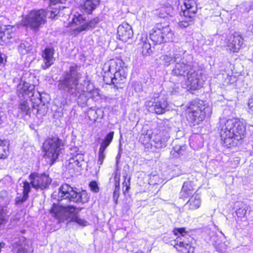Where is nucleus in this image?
Returning <instances> with one entry per match:
<instances>
[{
	"label": "nucleus",
	"mask_w": 253,
	"mask_h": 253,
	"mask_svg": "<svg viewBox=\"0 0 253 253\" xmlns=\"http://www.w3.org/2000/svg\"><path fill=\"white\" fill-rule=\"evenodd\" d=\"M149 37L154 44H161L172 41L174 33L169 25L160 23L155 25Z\"/></svg>",
	"instance_id": "nucleus-8"
},
{
	"label": "nucleus",
	"mask_w": 253,
	"mask_h": 253,
	"mask_svg": "<svg viewBox=\"0 0 253 253\" xmlns=\"http://www.w3.org/2000/svg\"><path fill=\"white\" fill-rule=\"evenodd\" d=\"M119 189H118V188L117 189V188H115V190L114 191V198L116 201V202L117 201V199L119 198Z\"/></svg>",
	"instance_id": "nucleus-51"
},
{
	"label": "nucleus",
	"mask_w": 253,
	"mask_h": 253,
	"mask_svg": "<svg viewBox=\"0 0 253 253\" xmlns=\"http://www.w3.org/2000/svg\"><path fill=\"white\" fill-rule=\"evenodd\" d=\"M243 44V39L240 35H232L227 43V49L232 52H237Z\"/></svg>",
	"instance_id": "nucleus-20"
},
{
	"label": "nucleus",
	"mask_w": 253,
	"mask_h": 253,
	"mask_svg": "<svg viewBox=\"0 0 253 253\" xmlns=\"http://www.w3.org/2000/svg\"><path fill=\"white\" fill-rule=\"evenodd\" d=\"M246 207H242L238 209L236 211V214L239 217H244L247 213Z\"/></svg>",
	"instance_id": "nucleus-40"
},
{
	"label": "nucleus",
	"mask_w": 253,
	"mask_h": 253,
	"mask_svg": "<svg viewBox=\"0 0 253 253\" xmlns=\"http://www.w3.org/2000/svg\"><path fill=\"white\" fill-rule=\"evenodd\" d=\"M187 111V120L194 126L202 122L206 116H210L212 112L211 107L200 100L192 101Z\"/></svg>",
	"instance_id": "nucleus-5"
},
{
	"label": "nucleus",
	"mask_w": 253,
	"mask_h": 253,
	"mask_svg": "<svg viewBox=\"0 0 253 253\" xmlns=\"http://www.w3.org/2000/svg\"><path fill=\"white\" fill-rule=\"evenodd\" d=\"M32 185L31 181L29 182L25 181L23 182V193L27 196H29V193L32 189Z\"/></svg>",
	"instance_id": "nucleus-34"
},
{
	"label": "nucleus",
	"mask_w": 253,
	"mask_h": 253,
	"mask_svg": "<svg viewBox=\"0 0 253 253\" xmlns=\"http://www.w3.org/2000/svg\"><path fill=\"white\" fill-rule=\"evenodd\" d=\"M99 19L98 17H96L88 22H85L81 26L78 27L73 30L74 34L77 35L79 33L84 31H87L91 28L95 27L96 25L98 24Z\"/></svg>",
	"instance_id": "nucleus-23"
},
{
	"label": "nucleus",
	"mask_w": 253,
	"mask_h": 253,
	"mask_svg": "<svg viewBox=\"0 0 253 253\" xmlns=\"http://www.w3.org/2000/svg\"><path fill=\"white\" fill-rule=\"evenodd\" d=\"M179 91V87L176 84H173L169 89V92L172 94H175Z\"/></svg>",
	"instance_id": "nucleus-42"
},
{
	"label": "nucleus",
	"mask_w": 253,
	"mask_h": 253,
	"mask_svg": "<svg viewBox=\"0 0 253 253\" xmlns=\"http://www.w3.org/2000/svg\"><path fill=\"white\" fill-rule=\"evenodd\" d=\"M119 157H120V156H119V155H118L116 157V159H119Z\"/></svg>",
	"instance_id": "nucleus-60"
},
{
	"label": "nucleus",
	"mask_w": 253,
	"mask_h": 253,
	"mask_svg": "<svg viewBox=\"0 0 253 253\" xmlns=\"http://www.w3.org/2000/svg\"><path fill=\"white\" fill-rule=\"evenodd\" d=\"M61 13V7L60 6L59 8H53L50 11V18L51 19L55 18L58 14H60Z\"/></svg>",
	"instance_id": "nucleus-39"
},
{
	"label": "nucleus",
	"mask_w": 253,
	"mask_h": 253,
	"mask_svg": "<svg viewBox=\"0 0 253 253\" xmlns=\"http://www.w3.org/2000/svg\"><path fill=\"white\" fill-rule=\"evenodd\" d=\"M36 96L37 97V100L36 103H37L38 105H39L40 103H42L41 94L39 92H37Z\"/></svg>",
	"instance_id": "nucleus-53"
},
{
	"label": "nucleus",
	"mask_w": 253,
	"mask_h": 253,
	"mask_svg": "<svg viewBox=\"0 0 253 253\" xmlns=\"http://www.w3.org/2000/svg\"><path fill=\"white\" fill-rule=\"evenodd\" d=\"M117 34L118 39L124 42H126L131 39L133 36L131 27L127 23L124 22L118 28Z\"/></svg>",
	"instance_id": "nucleus-18"
},
{
	"label": "nucleus",
	"mask_w": 253,
	"mask_h": 253,
	"mask_svg": "<svg viewBox=\"0 0 253 253\" xmlns=\"http://www.w3.org/2000/svg\"><path fill=\"white\" fill-rule=\"evenodd\" d=\"M220 137L224 145L230 147L237 145V142L246 136V125L243 120L237 118L228 119L222 123Z\"/></svg>",
	"instance_id": "nucleus-2"
},
{
	"label": "nucleus",
	"mask_w": 253,
	"mask_h": 253,
	"mask_svg": "<svg viewBox=\"0 0 253 253\" xmlns=\"http://www.w3.org/2000/svg\"><path fill=\"white\" fill-rule=\"evenodd\" d=\"M6 118L5 113L2 109L0 108V125Z\"/></svg>",
	"instance_id": "nucleus-46"
},
{
	"label": "nucleus",
	"mask_w": 253,
	"mask_h": 253,
	"mask_svg": "<svg viewBox=\"0 0 253 253\" xmlns=\"http://www.w3.org/2000/svg\"><path fill=\"white\" fill-rule=\"evenodd\" d=\"M89 187L91 190L94 192H97L99 191L98 186L95 181H91L89 184Z\"/></svg>",
	"instance_id": "nucleus-43"
},
{
	"label": "nucleus",
	"mask_w": 253,
	"mask_h": 253,
	"mask_svg": "<svg viewBox=\"0 0 253 253\" xmlns=\"http://www.w3.org/2000/svg\"><path fill=\"white\" fill-rule=\"evenodd\" d=\"M135 253H144L142 251H139L136 252Z\"/></svg>",
	"instance_id": "nucleus-58"
},
{
	"label": "nucleus",
	"mask_w": 253,
	"mask_h": 253,
	"mask_svg": "<svg viewBox=\"0 0 253 253\" xmlns=\"http://www.w3.org/2000/svg\"><path fill=\"white\" fill-rule=\"evenodd\" d=\"M177 238L176 249L181 253H193L194 248L189 244L191 237L189 235L185 228H175L173 230Z\"/></svg>",
	"instance_id": "nucleus-13"
},
{
	"label": "nucleus",
	"mask_w": 253,
	"mask_h": 253,
	"mask_svg": "<svg viewBox=\"0 0 253 253\" xmlns=\"http://www.w3.org/2000/svg\"><path fill=\"white\" fill-rule=\"evenodd\" d=\"M81 76L79 66H71L69 71L66 72L58 81V89L79 98L84 97V101L85 102L88 92L84 90V85L82 84L78 83Z\"/></svg>",
	"instance_id": "nucleus-1"
},
{
	"label": "nucleus",
	"mask_w": 253,
	"mask_h": 253,
	"mask_svg": "<svg viewBox=\"0 0 253 253\" xmlns=\"http://www.w3.org/2000/svg\"><path fill=\"white\" fill-rule=\"evenodd\" d=\"M53 47H46L42 51V58L43 64H42V68L45 70L53 64L55 59L53 57L54 54Z\"/></svg>",
	"instance_id": "nucleus-19"
},
{
	"label": "nucleus",
	"mask_w": 253,
	"mask_h": 253,
	"mask_svg": "<svg viewBox=\"0 0 253 253\" xmlns=\"http://www.w3.org/2000/svg\"><path fill=\"white\" fill-rule=\"evenodd\" d=\"M192 193V190L188 187V183L184 182L180 192L181 196L183 197H187L190 196Z\"/></svg>",
	"instance_id": "nucleus-32"
},
{
	"label": "nucleus",
	"mask_w": 253,
	"mask_h": 253,
	"mask_svg": "<svg viewBox=\"0 0 253 253\" xmlns=\"http://www.w3.org/2000/svg\"><path fill=\"white\" fill-rule=\"evenodd\" d=\"M16 244H17V242H15L13 244V247H16Z\"/></svg>",
	"instance_id": "nucleus-59"
},
{
	"label": "nucleus",
	"mask_w": 253,
	"mask_h": 253,
	"mask_svg": "<svg viewBox=\"0 0 253 253\" xmlns=\"http://www.w3.org/2000/svg\"><path fill=\"white\" fill-rule=\"evenodd\" d=\"M6 211V207L0 206V225L3 224L5 222Z\"/></svg>",
	"instance_id": "nucleus-35"
},
{
	"label": "nucleus",
	"mask_w": 253,
	"mask_h": 253,
	"mask_svg": "<svg viewBox=\"0 0 253 253\" xmlns=\"http://www.w3.org/2000/svg\"><path fill=\"white\" fill-rule=\"evenodd\" d=\"M47 12L43 9L33 10L23 18L24 26L36 32L46 22Z\"/></svg>",
	"instance_id": "nucleus-7"
},
{
	"label": "nucleus",
	"mask_w": 253,
	"mask_h": 253,
	"mask_svg": "<svg viewBox=\"0 0 253 253\" xmlns=\"http://www.w3.org/2000/svg\"><path fill=\"white\" fill-rule=\"evenodd\" d=\"M133 88L135 89V91L136 92H140L142 90V87L141 84L140 83H134L133 84Z\"/></svg>",
	"instance_id": "nucleus-45"
},
{
	"label": "nucleus",
	"mask_w": 253,
	"mask_h": 253,
	"mask_svg": "<svg viewBox=\"0 0 253 253\" xmlns=\"http://www.w3.org/2000/svg\"><path fill=\"white\" fill-rule=\"evenodd\" d=\"M248 30L253 34V24L249 27Z\"/></svg>",
	"instance_id": "nucleus-57"
},
{
	"label": "nucleus",
	"mask_w": 253,
	"mask_h": 253,
	"mask_svg": "<svg viewBox=\"0 0 253 253\" xmlns=\"http://www.w3.org/2000/svg\"><path fill=\"white\" fill-rule=\"evenodd\" d=\"M74 161V164H72L73 167L77 166L78 167H80L82 166L83 162H82L81 161H78H78Z\"/></svg>",
	"instance_id": "nucleus-54"
},
{
	"label": "nucleus",
	"mask_w": 253,
	"mask_h": 253,
	"mask_svg": "<svg viewBox=\"0 0 253 253\" xmlns=\"http://www.w3.org/2000/svg\"><path fill=\"white\" fill-rule=\"evenodd\" d=\"M62 8L63 9L66 8V7H65V6H62Z\"/></svg>",
	"instance_id": "nucleus-61"
},
{
	"label": "nucleus",
	"mask_w": 253,
	"mask_h": 253,
	"mask_svg": "<svg viewBox=\"0 0 253 253\" xmlns=\"http://www.w3.org/2000/svg\"><path fill=\"white\" fill-rule=\"evenodd\" d=\"M129 180H130V178L128 179L127 182H126V181H125L123 183V186L124 187L126 186L125 192H128V190L130 188V182H129Z\"/></svg>",
	"instance_id": "nucleus-50"
},
{
	"label": "nucleus",
	"mask_w": 253,
	"mask_h": 253,
	"mask_svg": "<svg viewBox=\"0 0 253 253\" xmlns=\"http://www.w3.org/2000/svg\"><path fill=\"white\" fill-rule=\"evenodd\" d=\"M202 73L194 68L187 76L186 85L191 90H196L202 87L203 80Z\"/></svg>",
	"instance_id": "nucleus-16"
},
{
	"label": "nucleus",
	"mask_w": 253,
	"mask_h": 253,
	"mask_svg": "<svg viewBox=\"0 0 253 253\" xmlns=\"http://www.w3.org/2000/svg\"><path fill=\"white\" fill-rule=\"evenodd\" d=\"M197 7L193 0H184L180 12L181 19L179 26L181 28H186L191 25L194 21Z\"/></svg>",
	"instance_id": "nucleus-12"
},
{
	"label": "nucleus",
	"mask_w": 253,
	"mask_h": 253,
	"mask_svg": "<svg viewBox=\"0 0 253 253\" xmlns=\"http://www.w3.org/2000/svg\"><path fill=\"white\" fill-rule=\"evenodd\" d=\"M34 88V85L21 81L17 86V92L19 95L21 94L22 96L28 95L29 98H31V101L33 102L34 100H36L34 98L35 94Z\"/></svg>",
	"instance_id": "nucleus-17"
},
{
	"label": "nucleus",
	"mask_w": 253,
	"mask_h": 253,
	"mask_svg": "<svg viewBox=\"0 0 253 253\" xmlns=\"http://www.w3.org/2000/svg\"><path fill=\"white\" fill-rule=\"evenodd\" d=\"M81 210V209L74 206H63L53 204L50 210V212L56 218L61 221L66 220L68 222H73L80 226L84 227L87 226L88 223L78 215Z\"/></svg>",
	"instance_id": "nucleus-3"
},
{
	"label": "nucleus",
	"mask_w": 253,
	"mask_h": 253,
	"mask_svg": "<svg viewBox=\"0 0 253 253\" xmlns=\"http://www.w3.org/2000/svg\"><path fill=\"white\" fill-rule=\"evenodd\" d=\"M173 12V7L170 4H168L166 6L162 7L160 8L155 11V14L160 18H166L168 16H172Z\"/></svg>",
	"instance_id": "nucleus-24"
},
{
	"label": "nucleus",
	"mask_w": 253,
	"mask_h": 253,
	"mask_svg": "<svg viewBox=\"0 0 253 253\" xmlns=\"http://www.w3.org/2000/svg\"><path fill=\"white\" fill-rule=\"evenodd\" d=\"M170 129V126L168 122H162L159 124V133H153L151 136L150 134H146L144 137L146 141L152 139L154 143L153 145L156 148L162 149L167 146V142L169 138V131Z\"/></svg>",
	"instance_id": "nucleus-10"
},
{
	"label": "nucleus",
	"mask_w": 253,
	"mask_h": 253,
	"mask_svg": "<svg viewBox=\"0 0 253 253\" xmlns=\"http://www.w3.org/2000/svg\"><path fill=\"white\" fill-rule=\"evenodd\" d=\"M99 0H85L80 5L82 11L86 14H91L99 4Z\"/></svg>",
	"instance_id": "nucleus-22"
},
{
	"label": "nucleus",
	"mask_w": 253,
	"mask_h": 253,
	"mask_svg": "<svg viewBox=\"0 0 253 253\" xmlns=\"http://www.w3.org/2000/svg\"><path fill=\"white\" fill-rule=\"evenodd\" d=\"M3 32H4L0 30V44H1V42L2 41H6V36L7 34Z\"/></svg>",
	"instance_id": "nucleus-49"
},
{
	"label": "nucleus",
	"mask_w": 253,
	"mask_h": 253,
	"mask_svg": "<svg viewBox=\"0 0 253 253\" xmlns=\"http://www.w3.org/2000/svg\"><path fill=\"white\" fill-rule=\"evenodd\" d=\"M168 105L166 99L161 96L153 97L145 103V105L149 112L157 114L165 113Z\"/></svg>",
	"instance_id": "nucleus-15"
},
{
	"label": "nucleus",
	"mask_w": 253,
	"mask_h": 253,
	"mask_svg": "<svg viewBox=\"0 0 253 253\" xmlns=\"http://www.w3.org/2000/svg\"><path fill=\"white\" fill-rule=\"evenodd\" d=\"M114 131H111L108 133L105 136V138L103 140L99 148L105 150L107 147L112 142L114 137Z\"/></svg>",
	"instance_id": "nucleus-26"
},
{
	"label": "nucleus",
	"mask_w": 253,
	"mask_h": 253,
	"mask_svg": "<svg viewBox=\"0 0 253 253\" xmlns=\"http://www.w3.org/2000/svg\"><path fill=\"white\" fill-rule=\"evenodd\" d=\"M174 67L172 74L176 76H187L189 73L194 68L191 62L188 61L185 54V51H176L173 54Z\"/></svg>",
	"instance_id": "nucleus-9"
},
{
	"label": "nucleus",
	"mask_w": 253,
	"mask_h": 253,
	"mask_svg": "<svg viewBox=\"0 0 253 253\" xmlns=\"http://www.w3.org/2000/svg\"><path fill=\"white\" fill-rule=\"evenodd\" d=\"M147 41V38L144 40L142 39V53L144 56H146L150 55L152 52L151 44Z\"/></svg>",
	"instance_id": "nucleus-27"
},
{
	"label": "nucleus",
	"mask_w": 253,
	"mask_h": 253,
	"mask_svg": "<svg viewBox=\"0 0 253 253\" xmlns=\"http://www.w3.org/2000/svg\"><path fill=\"white\" fill-rule=\"evenodd\" d=\"M160 58L162 64L165 66H169L172 62H174L173 56L171 57L168 55H163Z\"/></svg>",
	"instance_id": "nucleus-31"
},
{
	"label": "nucleus",
	"mask_w": 253,
	"mask_h": 253,
	"mask_svg": "<svg viewBox=\"0 0 253 253\" xmlns=\"http://www.w3.org/2000/svg\"><path fill=\"white\" fill-rule=\"evenodd\" d=\"M83 162L84 161V156L81 154H77L75 156H73L72 158L70 159L69 164H73L74 161H78Z\"/></svg>",
	"instance_id": "nucleus-38"
},
{
	"label": "nucleus",
	"mask_w": 253,
	"mask_h": 253,
	"mask_svg": "<svg viewBox=\"0 0 253 253\" xmlns=\"http://www.w3.org/2000/svg\"><path fill=\"white\" fill-rule=\"evenodd\" d=\"M19 109L26 115L30 114V107L29 103L27 101H24L20 103L18 107Z\"/></svg>",
	"instance_id": "nucleus-30"
},
{
	"label": "nucleus",
	"mask_w": 253,
	"mask_h": 253,
	"mask_svg": "<svg viewBox=\"0 0 253 253\" xmlns=\"http://www.w3.org/2000/svg\"><path fill=\"white\" fill-rule=\"evenodd\" d=\"M3 33H7V35L6 36V41H3L5 42H13V40H11L12 39V36L11 34L9 33V32L8 31H4Z\"/></svg>",
	"instance_id": "nucleus-47"
},
{
	"label": "nucleus",
	"mask_w": 253,
	"mask_h": 253,
	"mask_svg": "<svg viewBox=\"0 0 253 253\" xmlns=\"http://www.w3.org/2000/svg\"><path fill=\"white\" fill-rule=\"evenodd\" d=\"M182 150V147L181 146H175L174 148V150L176 151L178 154H181V150Z\"/></svg>",
	"instance_id": "nucleus-56"
},
{
	"label": "nucleus",
	"mask_w": 253,
	"mask_h": 253,
	"mask_svg": "<svg viewBox=\"0 0 253 253\" xmlns=\"http://www.w3.org/2000/svg\"><path fill=\"white\" fill-rule=\"evenodd\" d=\"M62 146V140L58 137L48 138L43 143L44 157L51 162V165L58 158Z\"/></svg>",
	"instance_id": "nucleus-11"
},
{
	"label": "nucleus",
	"mask_w": 253,
	"mask_h": 253,
	"mask_svg": "<svg viewBox=\"0 0 253 253\" xmlns=\"http://www.w3.org/2000/svg\"><path fill=\"white\" fill-rule=\"evenodd\" d=\"M54 199L58 202L64 200L68 202L77 204L87 203L89 197L85 190L80 191L76 188H73L67 184H62L58 189V192H54L52 194Z\"/></svg>",
	"instance_id": "nucleus-4"
},
{
	"label": "nucleus",
	"mask_w": 253,
	"mask_h": 253,
	"mask_svg": "<svg viewBox=\"0 0 253 253\" xmlns=\"http://www.w3.org/2000/svg\"><path fill=\"white\" fill-rule=\"evenodd\" d=\"M84 21L85 19L83 17L82 15L77 13L73 15L71 22L72 24L79 27L81 26L84 23H85Z\"/></svg>",
	"instance_id": "nucleus-29"
},
{
	"label": "nucleus",
	"mask_w": 253,
	"mask_h": 253,
	"mask_svg": "<svg viewBox=\"0 0 253 253\" xmlns=\"http://www.w3.org/2000/svg\"><path fill=\"white\" fill-rule=\"evenodd\" d=\"M201 199L198 194H194L185 204L184 208L185 210L194 211L198 209L201 205Z\"/></svg>",
	"instance_id": "nucleus-21"
},
{
	"label": "nucleus",
	"mask_w": 253,
	"mask_h": 253,
	"mask_svg": "<svg viewBox=\"0 0 253 253\" xmlns=\"http://www.w3.org/2000/svg\"><path fill=\"white\" fill-rule=\"evenodd\" d=\"M104 150H102L101 149H99L98 152V159L97 160V165L99 166V167H100L101 165H102L103 163V161L105 158V154Z\"/></svg>",
	"instance_id": "nucleus-36"
},
{
	"label": "nucleus",
	"mask_w": 253,
	"mask_h": 253,
	"mask_svg": "<svg viewBox=\"0 0 253 253\" xmlns=\"http://www.w3.org/2000/svg\"><path fill=\"white\" fill-rule=\"evenodd\" d=\"M0 198L3 200L6 203H9L10 198L7 196L5 191H1L0 193Z\"/></svg>",
	"instance_id": "nucleus-41"
},
{
	"label": "nucleus",
	"mask_w": 253,
	"mask_h": 253,
	"mask_svg": "<svg viewBox=\"0 0 253 253\" xmlns=\"http://www.w3.org/2000/svg\"><path fill=\"white\" fill-rule=\"evenodd\" d=\"M2 141L0 140V159L6 158L8 154V150L5 147L1 145Z\"/></svg>",
	"instance_id": "nucleus-37"
},
{
	"label": "nucleus",
	"mask_w": 253,
	"mask_h": 253,
	"mask_svg": "<svg viewBox=\"0 0 253 253\" xmlns=\"http://www.w3.org/2000/svg\"><path fill=\"white\" fill-rule=\"evenodd\" d=\"M32 186L37 190H46L49 188L52 181L48 174L45 173L32 172L29 175Z\"/></svg>",
	"instance_id": "nucleus-14"
},
{
	"label": "nucleus",
	"mask_w": 253,
	"mask_h": 253,
	"mask_svg": "<svg viewBox=\"0 0 253 253\" xmlns=\"http://www.w3.org/2000/svg\"><path fill=\"white\" fill-rule=\"evenodd\" d=\"M5 58V55L2 54L0 52V70H2L3 68L4 64V58Z\"/></svg>",
	"instance_id": "nucleus-48"
},
{
	"label": "nucleus",
	"mask_w": 253,
	"mask_h": 253,
	"mask_svg": "<svg viewBox=\"0 0 253 253\" xmlns=\"http://www.w3.org/2000/svg\"><path fill=\"white\" fill-rule=\"evenodd\" d=\"M18 49L20 53L25 54L32 49L31 44L27 41H23L18 46Z\"/></svg>",
	"instance_id": "nucleus-25"
},
{
	"label": "nucleus",
	"mask_w": 253,
	"mask_h": 253,
	"mask_svg": "<svg viewBox=\"0 0 253 253\" xmlns=\"http://www.w3.org/2000/svg\"><path fill=\"white\" fill-rule=\"evenodd\" d=\"M115 188H117V189H120V187H119V185H120V183H119V177H117V175L115 176Z\"/></svg>",
	"instance_id": "nucleus-55"
},
{
	"label": "nucleus",
	"mask_w": 253,
	"mask_h": 253,
	"mask_svg": "<svg viewBox=\"0 0 253 253\" xmlns=\"http://www.w3.org/2000/svg\"><path fill=\"white\" fill-rule=\"evenodd\" d=\"M29 198V196H27L22 193L21 194H17V196L15 199V204L16 205H21L26 202Z\"/></svg>",
	"instance_id": "nucleus-33"
},
{
	"label": "nucleus",
	"mask_w": 253,
	"mask_h": 253,
	"mask_svg": "<svg viewBox=\"0 0 253 253\" xmlns=\"http://www.w3.org/2000/svg\"><path fill=\"white\" fill-rule=\"evenodd\" d=\"M213 240H214L213 245L215 246L216 250L221 253L225 252L227 248L226 243L220 242L217 237H214Z\"/></svg>",
	"instance_id": "nucleus-28"
},
{
	"label": "nucleus",
	"mask_w": 253,
	"mask_h": 253,
	"mask_svg": "<svg viewBox=\"0 0 253 253\" xmlns=\"http://www.w3.org/2000/svg\"><path fill=\"white\" fill-rule=\"evenodd\" d=\"M124 65L122 59H116L111 60L108 66V72L113 74L111 83L117 88L122 87L121 85L125 83L127 75V69Z\"/></svg>",
	"instance_id": "nucleus-6"
},
{
	"label": "nucleus",
	"mask_w": 253,
	"mask_h": 253,
	"mask_svg": "<svg viewBox=\"0 0 253 253\" xmlns=\"http://www.w3.org/2000/svg\"><path fill=\"white\" fill-rule=\"evenodd\" d=\"M96 114H97L96 111H95L94 110H90V111H88V117L89 118L90 120L95 121L97 118L96 116Z\"/></svg>",
	"instance_id": "nucleus-44"
},
{
	"label": "nucleus",
	"mask_w": 253,
	"mask_h": 253,
	"mask_svg": "<svg viewBox=\"0 0 253 253\" xmlns=\"http://www.w3.org/2000/svg\"><path fill=\"white\" fill-rule=\"evenodd\" d=\"M248 105L250 109L252 111H253V95L252 96V97L249 99L248 102Z\"/></svg>",
	"instance_id": "nucleus-52"
}]
</instances>
